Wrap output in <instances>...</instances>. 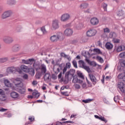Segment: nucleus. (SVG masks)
Returning a JSON list of instances; mask_svg holds the SVG:
<instances>
[{"label":"nucleus","instance_id":"obj_1","mask_svg":"<svg viewBox=\"0 0 125 125\" xmlns=\"http://www.w3.org/2000/svg\"><path fill=\"white\" fill-rule=\"evenodd\" d=\"M16 80L17 81H19V83H16V86H17L18 87H21L17 89V91L19 92V93H21V94H24V93L26 92V88H22V86H23V83L21 82V81H20L21 79L20 78H18Z\"/></svg>","mask_w":125,"mask_h":125},{"label":"nucleus","instance_id":"obj_2","mask_svg":"<svg viewBox=\"0 0 125 125\" xmlns=\"http://www.w3.org/2000/svg\"><path fill=\"white\" fill-rule=\"evenodd\" d=\"M7 73H16V72H18L20 74L22 73V71L20 70V68L19 67H9L7 68Z\"/></svg>","mask_w":125,"mask_h":125},{"label":"nucleus","instance_id":"obj_3","mask_svg":"<svg viewBox=\"0 0 125 125\" xmlns=\"http://www.w3.org/2000/svg\"><path fill=\"white\" fill-rule=\"evenodd\" d=\"M61 37H62V33H59L57 35L52 36L50 37V40L52 42H56L59 40Z\"/></svg>","mask_w":125,"mask_h":125},{"label":"nucleus","instance_id":"obj_4","mask_svg":"<svg viewBox=\"0 0 125 125\" xmlns=\"http://www.w3.org/2000/svg\"><path fill=\"white\" fill-rule=\"evenodd\" d=\"M13 38L10 36H5L3 38V42L7 44H10L14 42Z\"/></svg>","mask_w":125,"mask_h":125},{"label":"nucleus","instance_id":"obj_5","mask_svg":"<svg viewBox=\"0 0 125 125\" xmlns=\"http://www.w3.org/2000/svg\"><path fill=\"white\" fill-rule=\"evenodd\" d=\"M79 64L81 65V66H82V68L84 69V70H86L88 73H91V70H90V68H89V66H87L85 65V63H84V62L83 60H80L79 61Z\"/></svg>","mask_w":125,"mask_h":125},{"label":"nucleus","instance_id":"obj_6","mask_svg":"<svg viewBox=\"0 0 125 125\" xmlns=\"http://www.w3.org/2000/svg\"><path fill=\"white\" fill-rule=\"evenodd\" d=\"M59 28V21L58 20H54L52 22V30H57Z\"/></svg>","mask_w":125,"mask_h":125},{"label":"nucleus","instance_id":"obj_7","mask_svg":"<svg viewBox=\"0 0 125 125\" xmlns=\"http://www.w3.org/2000/svg\"><path fill=\"white\" fill-rule=\"evenodd\" d=\"M70 18H71V16L68 13H65L61 16L60 20L62 22H67Z\"/></svg>","mask_w":125,"mask_h":125},{"label":"nucleus","instance_id":"obj_8","mask_svg":"<svg viewBox=\"0 0 125 125\" xmlns=\"http://www.w3.org/2000/svg\"><path fill=\"white\" fill-rule=\"evenodd\" d=\"M96 33H97V31L94 29H89L86 32V36L87 37H94V36H95L96 35Z\"/></svg>","mask_w":125,"mask_h":125},{"label":"nucleus","instance_id":"obj_9","mask_svg":"<svg viewBox=\"0 0 125 125\" xmlns=\"http://www.w3.org/2000/svg\"><path fill=\"white\" fill-rule=\"evenodd\" d=\"M12 14V11H5L1 16V18L2 19H5L6 18H8V17H10Z\"/></svg>","mask_w":125,"mask_h":125},{"label":"nucleus","instance_id":"obj_10","mask_svg":"<svg viewBox=\"0 0 125 125\" xmlns=\"http://www.w3.org/2000/svg\"><path fill=\"white\" fill-rule=\"evenodd\" d=\"M74 31L71 28H66L64 31V35L66 37H71L73 35Z\"/></svg>","mask_w":125,"mask_h":125},{"label":"nucleus","instance_id":"obj_11","mask_svg":"<svg viewBox=\"0 0 125 125\" xmlns=\"http://www.w3.org/2000/svg\"><path fill=\"white\" fill-rule=\"evenodd\" d=\"M91 25H93V26H95L96 25H98L99 23V20L97 18L94 17L90 19V21Z\"/></svg>","mask_w":125,"mask_h":125},{"label":"nucleus","instance_id":"obj_12","mask_svg":"<svg viewBox=\"0 0 125 125\" xmlns=\"http://www.w3.org/2000/svg\"><path fill=\"white\" fill-rule=\"evenodd\" d=\"M118 87L121 92H125V85L123 83L120 82L118 84Z\"/></svg>","mask_w":125,"mask_h":125},{"label":"nucleus","instance_id":"obj_13","mask_svg":"<svg viewBox=\"0 0 125 125\" xmlns=\"http://www.w3.org/2000/svg\"><path fill=\"white\" fill-rule=\"evenodd\" d=\"M104 34H102V38H107L108 37V35L107 34H109L110 33V29L109 28L106 27L105 28H104Z\"/></svg>","mask_w":125,"mask_h":125},{"label":"nucleus","instance_id":"obj_14","mask_svg":"<svg viewBox=\"0 0 125 125\" xmlns=\"http://www.w3.org/2000/svg\"><path fill=\"white\" fill-rule=\"evenodd\" d=\"M65 80H63V79H62V82H69V81H71L73 78H74V76L70 75L69 74V73H67V72L65 74Z\"/></svg>","mask_w":125,"mask_h":125},{"label":"nucleus","instance_id":"obj_15","mask_svg":"<svg viewBox=\"0 0 125 125\" xmlns=\"http://www.w3.org/2000/svg\"><path fill=\"white\" fill-rule=\"evenodd\" d=\"M89 77L91 82L93 83V84H96L98 82L97 79H96V77H95V76H94L93 74H89Z\"/></svg>","mask_w":125,"mask_h":125},{"label":"nucleus","instance_id":"obj_16","mask_svg":"<svg viewBox=\"0 0 125 125\" xmlns=\"http://www.w3.org/2000/svg\"><path fill=\"white\" fill-rule=\"evenodd\" d=\"M20 69L21 71H23V72H25V73H28L29 72V71H30V68L24 64H22L20 66Z\"/></svg>","mask_w":125,"mask_h":125},{"label":"nucleus","instance_id":"obj_17","mask_svg":"<svg viewBox=\"0 0 125 125\" xmlns=\"http://www.w3.org/2000/svg\"><path fill=\"white\" fill-rule=\"evenodd\" d=\"M72 83H83V81L79 80V78H78V76H74L73 77Z\"/></svg>","mask_w":125,"mask_h":125},{"label":"nucleus","instance_id":"obj_18","mask_svg":"<svg viewBox=\"0 0 125 125\" xmlns=\"http://www.w3.org/2000/svg\"><path fill=\"white\" fill-rule=\"evenodd\" d=\"M117 16H118L120 19H124V18H125V12L122 10L118 11L117 12Z\"/></svg>","mask_w":125,"mask_h":125},{"label":"nucleus","instance_id":"obj_19","mask_svg":"<svg viewBox=\"0 0 125 125\" xmlns=\"http://www.w3.org/2000/svg\"><path fill=\"white\" fill-rule=\"evenodd\" d=\"M20 45L19 44H15L12 47V50L13 52H17V51H19L20 50Z\"/></svg>","mask_w":125,"mask_h":125},{"label":"nucleus","instance_id":"obj_20","mask_svg":"<svg viewBox=\"0 0 125 125\" xmlns=\"http://www.w3.org/2000/svg\"><path fill=\"white\" fill-rule=\"evenodd\" d=\"M86 62L88 63V64H89L91 66H93V67H96L97 66V63L94 61L90 62V60L89 59H88L87 58H86L85 59Z\"/></svg>","mask_w":125,"mask_h":125},{"label":"nucleus","instance_id":"obj_21","mask_svg":"<svg viewBox=\"0 0 125 125\" xmlns=\"http://www.w3.org/2000/svg\"><path fill=\"white\" fill-rule=\"evenodd\" d=\"M105 48L107 49L108 50H111L113 49V44L110 42H107L105 43Z\"/></svg>","mask_w":125,"mask_h":125},{"label":"nucleus","instance_id":"obj_22","mask_svg":"<svg viewBox=\"0 0 125 125\" xmlns=\"http://www.w3.org/2000/svg\"><path fill=\"white\" fill-rule=\"evenodd\" d=\"M40 70L42 74H45L46 73V66L44 64H42L40 66Z\"/></svg>","mask_w":125,"mask_h":125},{"label":"nucleus","instance_id":"obj_23","mask_svg":"<svg viewBox=\"0 0 125 125\" xmlns=\"http://www.w3.org/2000/svg\"><path fill=\"white\" fill-rule=\"evenodd\" d=\"M41 94L38 91H34L32 92V98H39Z\"/></svg>","mask_w":125,"mask_h":125},{"label":"nucleus","instance_id":"obj_24","mask_svg":"<svg viewBox=\"0 0 125 125\" xmlns=\"http://www.w3.org/2000/svg\"><path fill=\"white\" fill-rule=\"evenodd\" d=\"M11 97L12 98L14 99H16V98H18L19 97V94L16 92L13 91L10 93Z\"/></svg>","mask_w":125,"mask_h":125},{"label":"nucleus","instance_id":"obj_25","mask_svg":"<svg viewBox=\"0 0 125 125\" xmlns=\"http://www.w3.org/2000/svg\"><path fill=\"white\" fill-rule=\"evenodd\" d=\"M81 9H86L88 7V4L87 3L84 2L82 3L79 6Z\"/></svg>","mask_w":125,"mask_h":125},{"label":"nucleus","instance_id":"obj_26","mask_svg":"<svg viewBox=\"0 0 125 125\" xmlns=\"http://www.w3.org/2000/svg\"><path fill=\"white\" fill-rule=\"evenodd\" d=\"M21 62L23 64H32V59H29L28 60L22 59Z\"/></svg>","mask_w":125,"mask_h":125},{"label":"nucleus","instance_id":"obj_27","mask_svg":"<svg viewBox=\"0 0 125 125\" xmlns=\"http://www.w3.org/2000/svg\"><path fill=\"white\" fill-rule=\"evenodd\" d=\"M7 4H8L9 5H14V4H16V0H7Z\"/></svg>","mask_w":125,"mask_h":125},{"label":"nucleus","instance_id":"obj_28","mask_svg":"<svg viewBox=\"0 0 125 125\" xmlns=\"http://www.w3.org/2000/svg\"><path fill=\"white\" fill-rule=\"evenodd\" d=\"M32 63H33V67L36 71H38V68H39V64L36 63V61L34 59H32Z\"/></svg>","mask_w":125,"mask_h":125},{"label":"nucleus","instance_id":"obj_29","mask_svg":"<svg viewBox=\"0 0 125 125\" xmlns=\"http://www.w3.org/2000/svg\"><path fill=\"white\" fill-rule=\"evenodd\" d=\"M4 83L7 87H11V83L9 82V81L7 79H5L4 80Z\"/></svg>","mask_w":125,"mask_h":125},{"label":"nucleus","instance_id":"obj_30","mask_svg":"<svg viewBox=\"0 0 125 125\" xmlns=\"http://www.w3.org/2000/svg\"><path fill=\"white\" fill-rule=\"evenodd\" d=\"M49 78H50V74L46 73L44 76V80L45 82H48L49 81Z\"/></svg>","mask_w":125,"mask_h":125},{"label":"nucleus","instance_id":"obj_31","mask_svg":"<svg viewBox=\"0 0 125 125\" xmlns=\"http://www.w3.org/2000/svg\"><path fill=\"white\" fill-rule=\"evenodd\" d=\"M109 38L111 39H115V38H117V34L115 32H110L109 34Z\"/></svg>","mask_w":125,"mask_h":125},{"label":"nucleus","instance_id":"obj_32","mask_svg":"<svg viewBox=\"0 0 125 125\" xmlns=\"http://www.w3.org/2000/svg\"><path fill=\"white\" fill-rule=\"evenodd\" d=\"M125 46L124 45H121L118 46V47L117 49V51L118 52H120L121 51H122V50H125Z\"/></svg>","mask_w":125,"mask_h":125},{"label":"nucleus","instance_id":"obj_33","mask_svg":"<svg viewBox=\"0 0 125 125\" xmlns=\"http://www.w3.org/2000/svg\"><path fill=\"white\" fill-rule=\"evenodd\" d=\"M75 73L76 71L74 69H71L69 72H66V73L70 75V76H72L73 77H75L74 75H75Z\"/></svg>","mask_w":125,"mask_h":125},{"label":"nucleus","instance_id":"obj_34","mask_svg":"<svg viewBox=\"0 0 125 125\" xmlns=\"http://www.w3.org/2000/svg\"><path fill=\"white\" fill-rule=\"evenodd\" d=\"M83 24L78 23L76 25V29H77V30H82V29H83Z\"/></svg>","mask_w":125,"mask_h":125},{"label":"nucleus","instance_id":"obj_35","mask_svg":"<svg viewBox=\"0 0 125 125\" xmlns=\"http://www.w3.org/2000/svg\"><path fill=\"white\" fill-rule=\"evenodd\" d=\"M120 63L121 67H123L125 68V60H121L120 61Z\"/></svg>","mask_w":125,"mask_h":125},{"label":"nucleus","instance_id":"obj_36","mask_svg":"<svg viewBox=\"0 0 125 125\" xmlns=\"http://www.w3.org/2000/svg\"><path fill=\"white\" fill-rule=\"evenodd\" d=\"M8 60V58H2L0 59V63H4Z\"/></svg>","mask_w":125,"mask_h":125},{"label":"nucleus","instance_id":"obj_37","mask_svg":"<svg viewBox=\"0 0 125 125\" xmlns=\"http://www.w3.org/2000/svg\"><path fill=\"white\" fill-rule=\"evenodd\" d=\"M107 6H108V4L106 3H104L102 4V7L104 9V11H107Z\"/></svg>","mask_w":125,"mask_h":125},{"label":"nucleus","instance_id":"obj_38","mask_svg":"<svg viewBox=\"0 0 125 125\" xmlns=\"http://www.w3.org/2000/svg\"><path fill=\"white\" fill-rule=\"evenodd\" d=\"M125 73H121L119 75H118V79H119V80H123V78H124Z\"/></svg>","mask_w":125,"mask_h":125},{"label":"nucleus","instance_id":"obj_39","mask_svg":"<svg viewBox=\"0 0 125 125\" xmlns=\"http://www.w3.org/2000/svg\"><path fill=\"white\" fill-rule=\"evenodd\" d=\"M77 75L79 78H81V79H84L83 75V73H82L81 72H78Z\"/></svg>","mask_w":125,"mask_h":125},{"label":"nucleus","instance_id":"obj_40","mask_svg":"<svg viewBox=\"0 0 125 125\" xmlns=\"http://www.w3.org/2000/svg\"><path fill=\"white\" fill-rule=\"evenodd\" d=\"M92 101V100L91 99H86V100H83L82 101V102H83V103H89L90 102H91Z\"/></svg>","mask_w":125,"mask_h":125},{"label":"nucleus","instance_id":"obj_41","mask_svg":"<svg viewBox=\"0 0 125 125\" xmlns=\"http://www.w3.org/2000/svg\"><path fill=\"white\" fill-rule=\"evenodd\" d=\"M97 60H99V62H101V63H103V62H104L103 59H102V58H101V57H100V56H97Z\"/></svg>","mask_w":125,"mask_h":125},{"label":"nucleus","instance_id":"obj_42","mask_svg":"<svg viewBox=\"0 0 125 125\" xmlns=\"http://www.w3.org/2000/svg\"><path fill=\"white\" fill-rule=\"evenodd\" d=\"M119 57L120 58H124L125 59V52L121 53L119 54Z\"/></svg>","mask_w":125,"mask_h":125},{"label":"nucleus","instance_id":"obj_43","mask_svg":"<svg viewBox=\"0 0 125 125\" xmlns=\"http://www.w3.org/2000/svg\"><path fill=\"white\" fill-rule=\"evenodd\" d=\"M112 42H114V43H119V42H120V40L114 38L112 40Z\"/></svg>","mask_w":125,"mask_h":125},{"label":"nucleus","instance_id":"obj_44","mask_svg":"<svg viewBox=\"0 0 125 125\" xmlns=\"http://www.w3.org/2000/svg\"><path fill=\"white\" fill-rule=\"evenodd\" d=\"M41 30L43 34H46V30H45V28L44 26L41 27Z\"/></svg>","mask_w":125,"mask_h":125},{"label":"nucleus","instance_id":"obj_45","mask_svg":"<svg viewBox=\"0 0 125 125\" xmlns=\"http://www.w3.org/2000/svg\"><path fill=\"white\" fill-rule=\"evenodd\" d=\"M21 30H22V28L21 27V26H18L16 29V31L18 33H19V32H21Z\"/></svg>","mask_w":125,"mask_h":125},{"label":"nucleus","instance_id":"obj_46","mask_svg":"<svg viewBox=\"0 0 125 125\" xmlns=\"http://www.w3.org/2000/svg\"><path fill=\"white\" fill-rule=\"evenodd\" d=\"M72 64H73L74 67H75V68H78V65L77 64V61L74 60L72 62Z\"/></svg>","mask_w":125,"mask_h":125},{"label":"nucleus","instance_id":"obj_47","mask_svg":"<svg viewBox=\"0 0 125 125\" xmlns=\"http://www.w3.org/2000/svg\"><path fill=\"white\" fill-rule=\"evenodd\" d=\"M66 67L67 68V69H70L71 68V63L70 62H67L66 63Z\"/></svg>","mask_w":125,"mask_h":125},{"label":"nucleus","instance_id":"obj_48","mask_svg":"<svg viewBox=\"0 0 125 125\" xmlns=\"http://www.w3.org/2000/svg\"><path fill=\"white\" fill-rule=\"evenodd\" d=\"M119 97L118 96H115L114 98V101H115V102L117 103V102H119Z\"/></svg>","mask_w":125,"mask_h":125},{"label":"nucleus","instance_id":"obj_49","mask_svg":"<svg viewBox=\"0 0 125 125\" xmlns=\"http://www.w3.org/2000/svg\"><path fill=\"white\" fill-rule=\"evenodd\" d=\"M74 86L76 89H80V88H81V85L78 84H74Z\"/></svg>","mask_w":125,"mask_h":125},{"label":"nucleus","instance_id":"obj_50","mask_svg":"<svg viewBox=\"0 0 125 125\" xmlns=\"http://www.w3.org/2000/svg\"><path fill=\"white\" fill-rule=\"evenodd\" d=\"M32 84L33 85H34V86L35 85H37L38 84V82L36 80H34L32 82Z\"/></svg>","mask_w":125,"mask_h":125},{"label":"nucleus","instance_id":"obj_51","mask_svg":"<svg viewBox=\"0 0 125 125\" xmlns=\"http://www.w3.org/2000/svg\"><path fill=\"white\" fill-rule=\"evenodd\" d=\"M64 58H66L68 61H71V57L68 55H66Z\"/></svg>","mask_w":125,"mask_h":125},{"label":"nucleus","instance_id":"obj_52","mask_svg":"<svg viewBox=\"0 0 125 125\" xmlns=\"http://www.w3.org/2000/svg\"><path fill=\"white\" fill-rule=\"evenodd\" d=\"M62 95H65V96H69V94H68L67 92H62Z\"/></svg>","mask_w":125,"mask_h":125},{"label":"nucleus","instance_id":"obj_53","mask_svg":"<svg viewBox=\"0 0 125 125\" xmlns=\"http://www.w3.org/2000/svg\"><path fill=\"white\" fill-rule=\"evenodd\" d=\"M0 95H4V91L1 89H0Z\"/></svg>","mask_w":125,"mask_h":125},{"label":"nucleus","instance_id":"obj_54","mask_svg":"<svg viewBox=\"0 0 125 125\" xmlns=\"http://www.w3.org/2000/svg\"><path fill=\"white\" fill-rule=\"evenodd\" d=\"M22 77L24 80H28V75L27 74H24Z\"/></svg>","mask_w":125,"mask_h":125},{"label":"nucleus","instance_id":"obj_55","mask_svg":"<svg viewBox=\"0 0 125 125\" xmlns=\"http://www.w3.org/2000/svg\"><path fill=\"white\" fill-rule=\"evenodd\" d=\"M66 55V54H65V53H64V52H62L61 53V57H64V58H65Z\"/></svg>","mask_w":125,"mask_h":125},{"label":"nucleus","instance_id":"obj_56","mask_svg":"<svg viewBox=\"0 0 125 125\" xmlns=\"http://www.w3.org/2000/svg\"><path fill=\"white\" fill-rule=\"evenodd\" d=\"M5 111H7V109L3 108H0V112H5Z\"/></svg>","mask_w":125,"mask_h":125},{"label":"nucleus","instance_id":"obj_57","mask_svg":"<svg viewBox=\"0 0 125 125\" xmlns=\"http://www.w3.org/2000/svg\"><path fill=\"white\" fill-rule=\"evenodd\" d=\"M99 120H101V121H103V122H105V118L103 117H100Z\"/></svg>","mask_w":125,"mask_h":125},{"label":"nucleus","instance_id":"obj_58","mask_svg":"<svg viewBox=\"0 0 125 125\" xmlns=\"http://www.w3.org/2000/svg\"><path fill=\"white\" fill-rule=\"evenodd\" d=\"M67 69H68V68L66 67V66H65L63 69V73L64 74L65 73H66V72L67 71Z\"/></svg>","mask_w":125,"mask_h":125},{"label":"nucleus","instance_id":"obj_59","mask_svg":"<svg viewBox=\"0 0 125 125\" xmlns=\"http://www.w3.org/2000/svg\"><path fill=\"white\" fill-rule=\"evenodd\" d=\"M82 87H83V88H86V83H83L82 84Z\"/></svg>","mask_w":125,"mask_h":125},{"label":"nucleus","instance_id":"obj_60","mask_svg":"<svg viewBox=\"0 0 125 125\" xmlns=\"http://www.w3.org/2000/svg\"><path fill=\"white\" fill-rule=\"evenodd\" d=\"M94 51H95L96 52H97V53H100L101 52L100 49H94Z\"/></svg>","mask_w":125,"mask_h":125},{"label":"nucleus","instance_id":"obj_61","mask_svg":"<svg viewBox=\"0 0 125 125\" xmlns=\"http://www.w3.org/2000/svg\"><path fill=\"white\" fill-rule=\"evenodd\" d=\"M38 102V103H42V102H43V101L42 100H38L36 101H35V103Z\"/></svg>","mask_w":125,"mask_h":125},{"label":"nucleus","instance_id":"obj_62","mask_svg":"<svg viewBox=\"0 0 125 125\" xmlns=\"http://www.w3.org/2000/svg\"><path fill=\"white\" fill-rule=\"evenodd\" d=\"M62 77V72H61L60 74L58 75V79H61Z\"/></svg>","mask_w":125,"mask_h":125},{"label":"nucleus","instance_id":"obj_63","mask_svg":"<svg viewBox=\"0 0 125 125\" xmlns=\"http://www.w3.org/2000/svg\"><path fill=\"white\" fill-rule=\"evenodd\" d=\"M111 79V76H106L105 77V80H108Z\"/></svg>","mask_w":125,"mask_h":125},{"label":"nucleus","instance_id":"obj_64","mask_svg":"<svg viewBox=\"0 0 125 125\" xmlns=\"http://www.w3.org/2000/svg\"><path fill=\"white\" fill-rule=\"evenodd\" d=\"M36 79H40V75L36 74L35 76Z\"/></svg>","mask_w":125,"mask_h":125}]
</instances>
